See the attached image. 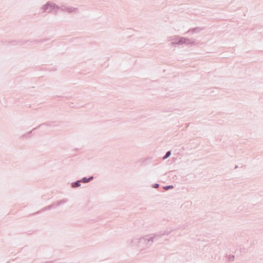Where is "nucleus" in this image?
<instances>
[{
  "mask_svg": "<svg viewBox=\"0 0 263 263\" xmlns=\"http://www.w3.org/2000/svg\"><path fill=\"white\" fill-rule=\"evenodd\" d=\"M59 8V6L53 3L52 2L49 1L43 5L41 8V10L42 11L41 13L47 12V13H53L54 15H57Z\"/></svg>",
  "mask_w": 263,
  "mask_h": 263,
  "instance_id": "nucleus-1",
  "label": "nucleus"
},
{
  "mask_svg": "<svg viewBox=\"0 0 263 263\" xmlns=\"http://www.w3.org/2000/svg\"><path fill=\"white\" fill-rule=\"evenodd\" d=\"M162 238V236L160 233H157L153 234L152 236H145L141 238V241H144V243L146 246H151L154 242H156L159 240L160 238Z\"/></svg>",
  "mask_w": 263,
  "mask_h": 263,
  "instance_id": "nucleus-2",
  "label": "nucleus"
},
{
  "mask_svg": "<svg viewBox=\"0 0 263 263\" xmlns=\"http://www.w3.org/2000/svg\"><path fill=\"white\" fill-rule=\"evenodd\" d=\"M195 41H191L190 39L185 38L184 37H176L174 39H173L172 44H178V45H182L183 44H186V45H193L195 44Z\"/></svg>",
  "mask_w": 263,
  "mask_h": 263,
  "instance_id": "nucleus-3",
  "label": "nucleus"
},
{
  "mask_svg": "<svg viewBox=\"0 0 263 263\" xmlns=\"http://www.w3.org/2000/svg\"><path fill=\"white\" fill-rule=\"evenodd\" d=\"M48 40V39H41V40H32V41H30V40H27V41H22L21 43V44L22 45H24L25 43H27V42H29L32 44H36L37 43H43L44 42H46Z\"/></svg>",
  "mask_w": 263,
  "mask_h": 263,
  "instance_id": "nucleus-4",
  "label": "nucleus"
},
{
  "mask_svg": "<svg viewBox=\"0 0 263 263\" xmlns=\"http://www.w3.org/2000/svg\"><path fill=\"white\" fill-rule=\"evenodd\" d=\"M141 242L144 243V241L141 240V238H135L132 240L130 243L132 244V246L136 245V246H139V243H140Z\"/></svg>",
  "mask_w": 263,
  "mask_h": 263,
  "instance_id": "nucleus-5",
  "label": "nucleus"
},
{
  "mask_svg": "<svg viewBox=\"0 0 263 263\" xmlns=\"http://www.w3.org/2000/svg\"><path fill=\"white\" fill-rule=\"evenodd\" d=\"M54 206V204H50L49 205H48L45 208H43L42 210H41L40 211H39L34 213H33V215H36L41 212H44L45 211H47V210H50L52 207Z\"/></svg>",
  "mask_w": 263,
  "mask_h": 263,
  "instance_id": "nucleus-6",
  "label": "nucleus"
},
{
  "mask_svg": "<svg viewBox=\"0 0 263 263\" xmlns=\"http://www.w3.org/2000/svg\"><path fill=\"white\" fill-rule=\"evenodd\" d=\"M93 179V177L91 176L88 178L86 177H83L81 179H80L81 183H88L91 181Z\"/></svg>",
  "mask_w": 263,
  "mask_h": 263,
  "instance_id": "nucleus-7",
  "label": "nucleus"
},
{
  "mask_svg": "<svg viewBox=\"0 0 263 263\" xmlns=\"http://www.w3.org/2000/svg\"><path fill=\"white\" fill-rule=\"evenodd\" d=\"M81 185V181L80 180H77L75 182L71 183V186L72 188H76L79 187Z\"/></svg>",
  "mask_w": 263,
  "mask_h": 263,
  "instance_id": "nucleus-8",
  "label": "nucleus"
},
{
  "mask_svg": "<svg viewBox=\"0 0 263 263\" xmlns=\"http://www.w3.org/2000/svg\"><path fill=\"white\" fill-rule=\"evenodd\" d=\"M78 10V9L77 8H74V7H67V12H68L69 13H71V12H77Z\"/></svg>",
  "mask_w": 263,
  "mask_h": 263,
  "instance_id": "nucleus-9",
  "label": "nucleus"
},
{
  "mask_svg": "<svg viewBox=\"0 0 263 263\" xmlns=\"http://www.w3.org/2000/svg\"><path fill=\"white\" fill-rule=\"evenodd\" d=\"M67 201H68V200L67 199H63L62 200L58 201L56 202V206H60L61 204H64V203L67 202Z\"/></svg>",
  "mask_w": 263,
  "mask_h": 263,
  "instance_id": "nucleus-10",
  "label": "nucleus"
},
{
  "mask_svg": "<svg viewBox=\"0 0 263 263\" xmlns=\"http://www.w3.org/2000/svg\"><path fill=\"white\" fill-rule=\"evenodd\" d=\"M171 232H172V230H171V231L165 230V231H163V232H160L159 233L161 235V236L162 237L164 235H169L171 233Z\"/></svg>",
  "mask_w": 263,
  "mask_h": 263,
  "instance_id": "nucleus-11",
  "label": "nucleus"
},
{
  "mask_svg": "<svg viewBox=\"0 0 263 263\" xmlns=\"http://www.w3.org/2000/svg\"><path fill=\"white\" fill-rule=\"evenodd\" d=\"M171 154V151H167L165 153V155L162 157V159L163 160L166 159L167 158H168L170 156Z\"/></svg>",
  "mask_w": 263,
  "mask_h": 263,
  "instance_id": "nucleus-12",
  "label": "nucleus"
},
{
  "mask_svg": "<svg viewBox=\"0 0 263 263\" xmlns=\"http://www.w3.org/2000/svg\"><path fill=\"white\" fill-rule=\"evenodd\" d=\"M202 30V29L199 27H195L191 30L192 33L196 32H199Z\"/></svg>",
  "mask_w": 263,
  "mask_h": 263,
  "instance_id": "nucleus-13",
  "label": "nucleus"
},
{
  "mask_svg": "<svg viewBox=\"0 0 263 263\" xmlns=\"http://www.w3.org/2000/svg\"><path fill=\"white\" fill-rule=\"evenodd\" d=\"M173 187H174L173 185H169L164 186L163 187V189H164V190L167 191V190H168L169 189H172Z\"/></svg>",
  "mask_w": 263,
  "mask_h": 263,
  "instance_id": "nucleus-14",
  "label": "nucleus"
},
{
  "mask_svg": "<svg viewBox=\"0 0 263 263\" xmlns=\"http://www.w3.org/2000/svg\"><path fill=\"white\" fill-rule=\"evenodd\" d=\"M67 9V7H66L65 5H62V6L60 7L59 9H60L62 11H66Z\"/></svg>",
  "mask_w": 263,
  "mask_h": 263,
  "instance_id": "nucleus-15",
  "label": "nucleus"
},
{
  "mask_svg": "<svg viewBox=\"0 0 263 263\" xmlns=\"http://www.w3.org/2000/svg\"><path fill=\"white\" fill-rule=\"evenodd\" d=\"M234 258H235V256L233 255H230L229 256V261H233L234 260Z\"/></svg>",
  "mask_w": 263,
  "mask_h": 263,
  "instance_id": "nucleus-16",
  "label": "nucleus"
},
{
  "mask_svg": "<svg viewBox=\"0 0 263 263\" xmlns=\"http://www.w3.org/2000/svg\"><path fill=\"white\" fill-rule=\"evenodd\" d=\"M17 43H18V42L17 41L14 40V41L9 42L8 43V44L15 45H16L17 44Z\"/></svg>",
  "mask_w": 263,
  "mask_h": 263,
  "instance_id": "nucleus-17",
  "label": "nucleus"
},
{
  "mask_svg": "<svg viewBox=\"0 0 263 263\" xmlns=\"http://www.w3.org/2000/svg\"><path fill=\"white\" fill-rule=\"evenodd\" d=\"M45 124H46L47 125H48V126H50L51 125V124H49V123H42V124H41L39 126L36 127V128H33L32 129V130H35V129L37 128L38 127H41L42 125H44Z\"/></svg>",
  "mask_w": 263,
  "mask_h": 263,
  "instance_id": "nucleus-18",
  "label": "nucleus"
},
{
  "mask_svg": "<svg viewBox=\"0 0 263 263\" xmlns=\"http://www.w3.org/2000/svg\"><path fill=\"white\" fill-rule=\"evenodd\" d=\"M159 187V184H158V183H155V184H153V185H152V187L155 188V189H157Z\"/></svg>",
  "mask_w": 263,
  "mask_h": 263,
  "instance_id": "nucleus-19",
  "label": "nucleus"
},
{
  "mask_svg": "<svg viewBox=\"0 0 263 263\" xmlns=\"http://www.w3.org/2000/svg\"><path fill=\"white\" fill-rule=\"evenodd\" d=\"M32 130H31V131H30L29 132L27 133V134H26V135H30V134L32 133Z\"/></svg>",
  "mask_w": 263,
  "mask_h": 263,
  "instance_id": "nucleus-20",
  "label": "nucleus"
},
{
  "mask_svg": "<svg viewBox=\"0 0 263 263\" xmlns=\"http://www.w3.org/2000/svg\"><path fill=\"white\" fill-rule=\"evenodd\" d=\"M54 204V206L53 208H55L56 206V203H53Z\"/></svg>",
  "mask_w": 263,
  "mask_h": 263,
  "instance_id": "nucleus-21",
  "label": "nucleus"
},
{
  "mask_svg": "<svg viewBox=\"0 0 263 263\" xmlns=\"http://www.w3.org/2000/svg\"><path fill=\"white\" fill-rule=\"evenodd\" d=\"M190 31L192 32L191 30H189L188 31L186 32V33H189V32H190Z\"/></svg>",
  "mask_w": 263,
  "mask_h": 263,
  "instance_id": "nucleus-22",
  "label": "nucleus"
},
{
  "mask_svg": "<svg viewBox=\"0 0 263 263\" xmlns=\"http://www.w3.org/2000/svg\"><path fill=\"white\" fill-rule=\"evenodd\" d=\"M190 31L192 32L191 30H189L188 31L186 32V33H189V32H190Z\"/></svg>",
  "mask_w": 263,
  "mask_h": 263,
  "instance_id": "nucleus-23",
  "label": "nucleus"
},
{
  "mask_svg": "<svg viewBox=\"0 0 263 263\" xmlns=\"http://www.w3.org/2000/svg\"><path fill=\"white\" fill-rule=\"evenodd\" d=\"M238 167V166L236 165L235 167V168H236Z\"/></svg>",
  "mask_w": 263,
  "mask_h": 263,
  "instance_id": "nucleus-24",
  "label": "nucleus"
}]
</instances>
